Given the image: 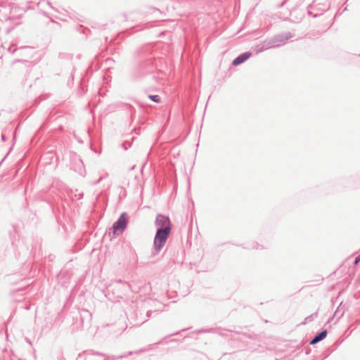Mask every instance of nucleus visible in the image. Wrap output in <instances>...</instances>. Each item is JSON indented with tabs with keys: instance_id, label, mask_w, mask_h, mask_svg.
I'll list each match as a JSON object with an SVG mask.
<instances>
[{
	"instance_id": "obj_1",
	"label": "nucleus",
	"mask_w": 360,
	"mask_h": 360,
	"mask_svg": "<svg viewBox=\"0 0 360 360\" xmlns=\"http://www.w3.org/2000/svg\"><path fill=\"white\" fill-rule=\"evenodd\" d=\"M171 231L157 230L154 238V248L156 251H160L165 245Z\"/></svg>"
},
{
	"instance_id": "obj_2",
	"label": "nucleus",
	"mask_w": 360,
	"mask_h": 360,
	"mask_svg": "<svg viewBox=\"0 0 360 360\" xmlns=\"http://www.w3.org/2000/svg\"><path fill=\"white\" fill-rule=\"evenodd\" d=\"M157 230L171 231L172 224L169 219L164 215L159 214L155 220Z\"/></svg>"
},
{
	"instance_id": "obj_3",
	"label": "nucleus",
	"mask_w": 360,
	"mask_h": 360,
	"mask_svg": "<svg viewBox=\"0 0 360 360\" xmlns=\"http://www.w3.org/2000/svg\"><path fill=\"white\" fill-rule=\"evenodd\" d=\"M127 224V219L126 218V214H122L119 219L113 224L112 229L115 235L120 234L123 232L124 229L126 228Z\"/></svg>"
},
{
	"instance_id": "obj_4",
	"label": "nucleus",
	"mask_w": 360,
	"mask_h": 360,
	"mask_svg": "<svg viewBox=\"0 0 360 360\" xmlns=\"http://www.w3.org/2000/svg\"><path fill=\"white\" fill-rule=\"evenodd\" d=\"M251 56V53H244L241 55H240L239 56H238L236 59H234L233 60V65L234 66H237L238 65H240V63L246 61Z\"/></svg>"
},
{
	"instance_id": "obj_5",
	"label": "nucleus",
	"mask_w": 360,
	"mask_h": 360,
	"mask_svg": "<svg viewBox=\"0 0 360 360\" xmlns=\"http://www.w3.org/2000/svg\"><path fill=\"white\" fill-rule=\"evenodd\" d=\"M327 335V331L326 330H323L322 331L321 333H319L318 335H316L310 342V344L311 345H315L316 344L317 342H319V341L322 340L323 339H324Z\"/></svg>"
},
{
	"instance_id": "obj_6",
	"label": "nucleus",
	"mask_w": 360,
	"mask_h": 360,
	"mask_svg": "<svg viewBox=\"0 0 360 360\" xmlns=\"http://www.w3.org/2000/svg\"><path fill=\"white\" fill-rule=\"evenodd\" d=\"M148 97L150 100H152L153 101H154L155 103L160 102V98L158 95H155V96L150 95Z\"/></svg>"
},
{
	"instance_id": "obj_7",
	"label": "nucleus",
	"mask_w": 360,
	"mask_h": 360,
	"mask_svg": "<svg viewBox=\"0 0 360 360\" xmlns=\"http://www.w3.org/2000/svg\"><path fill=\"white\" fill-rule=\"evenodd\" d=\"M360 262V255L358 256L355 259V264H357Z\"/></svg>"
}]
</instances>
